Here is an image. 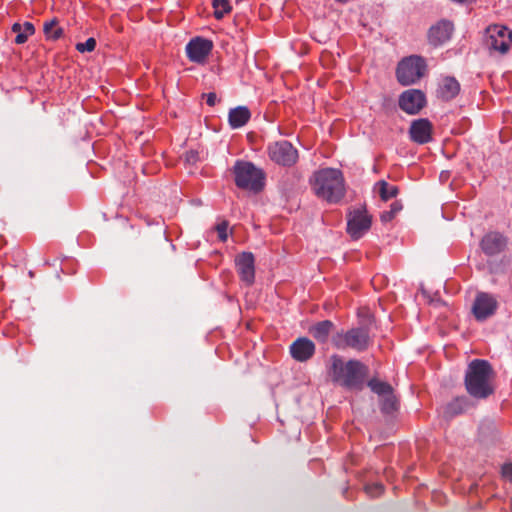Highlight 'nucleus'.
<instances>
[{
	"mask_svg": "<svg viewBox=\"0 0 512 512\" xmlns=\"http://www.w3.org/2000/svg\"><path fill=\"white\" fill-rule=\"evenodd\" d=\"M494 377V370L487 360H472L467 366L464 377L466 392L474 399H487L495 391Z\"/></svg>",
	"mask_w": 512,
	"mask_h": 512,
	"instance_id": "nucleus-1",
	"label": "nucleus"
},
{
	"mask_svg": "<svg viewBox=\"0 0 512 512\" xmlns=\"http://www.w3.org/2000/svg\"><path fill=\"white\" fill-rule=\"evenodd\" d=\"M327 372L333 382L348 389L361 390L368 367L359 360L344 362L341 356L333 354L329 358Z\"/></svg>",
	"mask_w": 512,
	"mask_h": 512,
	"instance_id": "nucleus-2",
	"label": "nucleus"
},
{
	"mask_svg": "<svg viewBox=\"0 0 512 512\" xmlns=\"http://www.w3.org/2000/svg\"><path fill=\"white\" fill-rule=\"evenodd\" d=\"M314 191L328 202L336 203L344 196L342 174L337 169H323L315 174Z\"/></svg>",
	"mask_w": 512,
	"mask_h": 512,
	"instance_id": "nucleus-3",
	"label": "nucleus"
},
{
	"mask_svg": "<svg viewBox=\"0 0 512 512\" xmlns=\"http://www.w3.org/2000/svg\"><path fill=\"white\" fill-rule=\"evenodd\" d=\"M235 183L238 187L254 192L264 186V174L261 169L247 161H237L233 167Z\"/></svg>",
	"mask_w": 512,
	"mask_h": 512,
	"instance_id": "nucleus-4",
	"label": "nucleus"
},
{
	"mask_svg": "<svg viewBox=\"0 0 512 512\" xmlns=\"http://www.w3.org/2000/svg\"><path fill=\"white\" fill-rule=\"evenodd\" d=\"M333 345L340 350L353 349L362 352L368 349L371 344L369 331L363 327L351 328L347 331L341 330L332 337Z\"/></svg>",
	"mask_w": 512,
	"mask_h": 512,
	"instance_id": "nucleus-5",
	"label": "nucleus"
},
{
	"mask_svg": "<svg viewBox=\"0 0 512 512\" xmlns=\"http://www.w3.org/2000/svg\"><path fill=\"white\" fill-rule=\"evenodd\" d=\"M424 71L423 59L418 56H410L398 64L397 79L402 85H411L424 75Z\"/></svg>",
	"mask_w": 512,
	"mask_h": 512,
	"instance_id": "nucleus-6",
	"label": "nucleus"
},
{
	"mask_svg": "<svg viewBox=\"0 0 512 512\" xmlns=\"http://www.w3.org/2000/svg\"><path fill=\"white\" fill-rule=\"evenodd\" d=\"M268 154L272 161L282 166H291L298 159L297 150L285 140L269 145Z\"/></svg>",
	"mask_w": 512,
	"mask_h": 512,
	"instance_id": "nucleus-7",
	"label": "nucleus"
},
{
	"mask_svg": "<svg viewBox=\"0 0 512 512\" xmlns=\"http://www.w3.org/2000/svg\"><path fill=\"white\" fill-rule=\"evenodd\" d=\"M488 40L487 45L502 54H505L512 41V32L500 25H492L487 28Z\"/></svg>",
	"mask_w": 512,
	"mask_h": 512,
	"instance_id": "nucleus-8",
	"label": "nucleus"
},
{
	"mask_svg": "<svg viewBox=\"0 0 512 512\" xmlns=\"http://www.w3.org/2000/svg\"><path fill=\"white\" fill-rule=\"evenodd\" d=\"M498 307L496 299L488 293H478L472 306V313L476 320L484 321L494 315Z\"/></svg>",
	"mask_w": 512,
	"mask_h": 512,
	"instance_id": "nucleus-9",
	"label": "nucleus"
},
{
	"mask_svg": "<svg viewBox=\"0 0 512 512\" xmlns=\"http://www.w3.org/2000/svg\"><path fill=\"white\" fill-rule=\"evenodd\" d=\"M507 244V237L498 231L486 233L480 241L482 251L488 256L502 253L506 249Z\"/></svg>",
	"mask_w": 512,
	"mask_h": 512,
	"instance_id": "nucleus-10",
	"label": "nucleus"
},
{
	"mask_svg": "<svg viewBox=\"0 0 512 512\" xmlns=\"http://www.w3.org/2000/svg\"><path fill=\"white\" fill-rule=\"evenodd\" d=\"M235 262L240 279L245 282L246 285H252L255 280L254 255L250 252H243L237 256Z\"/></svg>",
	"mask_w": 512,
	"mask_h": 512,
	"instance_id": "nucleus-11",
	"label": "nucleus"
},
{
	"mask_svg": "<svg viewBox=\"0 0 512 512\" xmlns=\"http://www.w3.org/2000/svg\"><path fill=\"white\" fill-rule=\"evenodd\" d=\"M213 47L210 40L201 37L192 39L186 46L188 58L196 63H202L209 55Z\"/></svg>",
	"mask_w": 512,
	"mask_h": 512,
	"instance_id": "nucleus-12",
	"label": "nucleus"
},
{
	"mask_svg": "<svg viewBox=\"0 0 512 512\" xmlns=\"http://www.w3.org/2000/svg\"><path fill=\"white\" fill-rule=\"evenodd\" d=\"M425 104V96L420 90H407L400 96L399 106L408 114L418 113Z\"/></svg>",
	"mask_w": 512,
	"mask_h": 512,
	"instance_id": "nucleus-13",
	"label": "nucleus"
},
{
	"mask_svg": "<svg viewBox=\"0 0 512 512\" xmlns=\"http://www.w3.org/2000/svg\"><path fill=\"white\" fill-rule=\"evenodd\" d=\"M315 344L306 337L297 338L290 345V354L298 362H306L315 354Z\"/></svg>",
	"mask_w": 512,
	"mask_h": 512,
	"instance_id": "nucleus-14",
	"label": "nucleus"
},
{
	"mask_svg": "<svg viewBox=\"0 0 512 512\" xmlns=\"http://www.w3.org/2000/svg\"><path fill=\"white\" fill-rule=\"evenodd\" d=\"M454 27L450 21L441 20L433 25L428 33L430 44L440 46L451 38Z\"/></svg>",
	"mask_w": 512,
	"mask_h": 512,
	"instance_id": "nucleus-15",
	"label": "nucleus"
},
{
	"mask_svg": "<svg viewBox=\"0 0 512 512\" xmlns=\"http://www.w3.org/2000/svg\"><path fill=\"white\" fill-rule=\"evenodd\" d=\"M410 137L418 144L428 143L432 139V125L427 119H418L411 123Z\"/></svg>",
	"mask_w": 512,
	"mask_h": 512,
	"instance_id": "nucleus-16",
	"label": "nucleus"
},
{
	"mask_svg": "<svg viewBox=\"0 0 512 512\" xmlns=\"http://www.w3.org/2000/svg\"><path fill=\"white\" fill-rule=\"evenodd\" d=\"M460 91V84L453 77H444L441 80L438 94L444 100H450L458 95Z\"/></svg>",
	"mask_w": 512,
	"mask_h": 512,
	"instance_id": "nucleus-17",
	"label": "nucleus"
},
{
	"mask_svg": "<svg viewBox=\"0 0 512 512\" xmlns=\"http://www.w3.org/2000/svg\"><path fill=\"white\" fill-rule=\"evenodd\" d=\"M334 327V324L330 320H323L317 322L309 328V333L319 343H325Z\"/></svg>",
	"mask_w": 512,
	"mask_h": 512,
	"instance_id": "nucleus-18",
	"label": "nucleus"
},
{
	"mask_svg": "<svg viewBox=\"0 0 512 512\" xmlns=\"http://www.w3.org/2000/svg\"><path fill=\"white\" fill-rule=\"evenodd\" d=\"M471 407V402L466 396H458L449 402L445 408V414L453 417L467 411Z\"/></svg>",
	"mask_w": 512,
	"mask_h": 512,
	"instance_id": "nucleus-19",
	"label": "nucleus"
},
{
	"mask_svg": "<svg viewBox=\"0 0 512 512\" xmlns=\"http://www.w3.org/2000/svg\"><path fill=\"white\" fill-rule=\"evenodd\" d=\"M250 119V112L246 107H237L229 112V124L232 128L242 127Z\"/></svg>",
	"mask_w": 512,
	"mask_h": 512,
	"instance_id": "nucleus-20",
	"label": "nucleus"
},
{
	"mask_svg": "<svg viewBox=\"0 0 512 512\" xmlns=\"http://www.w3.org/2000/svg\"><path fill=\"white\" fill-rule=\"evenodd\" d=\"M372 216L364 206L354 208L349 212L347 224H371Z\"/></svg>",
	"mask_w": 512,
	"mask_h": 512,
	"instance_id": "nucleus-21",
	"label": "nucleus"
},
{
	"mask_svg": "<svg viewBox=\"0 0 512 512\" xmlns=\"http://www.w3.org/2000/svg\"><path fill=\"white\" fill-rule=\"evenodd\" d=\"M43 31L46 38L51 40L59 39L63 34V29L59 26L56 18L46 21L43 25Z\"/></svg>",
	"mask_w": 512,
	"mask_h": 512,
	"instance_id": "nucleus-22",
	"label": "nucleus"
},
{
	"mask_svg": "<svg viewBox=\"0 0 512 512\" xmlns=\"http://www.w3.org/2000/svg\"><path fill=\"white\" fill-rule=\"evenodd\" d=\"M367 386L372 392L382 397L393 391V387L388 383L381 381L377 378H372L368 381Z\"/></svg>",
	"mask_w": 512,
	"mask_h": 512,
	"instance_id": "nucleus-23",
	"label": "nucleus"
},
{
	"mask_svg": "<svg viewBox=\"0 0 512 512\" xmlns=\"http://www.w3.org/2000/svg\"><path fill=\"white\" fill-rule=\"evenodd\" d=\"M380 406L381 411L385 414H391L398 409V398L393 391L381 397Z\"/></svg>",
	"mask_w": 512,
	"mask_h": 512,
	"instance_id": "nucleus-24",
	"label": "nucleus"
},
{
	"mask_svg": "<svg viewBox=\"0 0 512 512\" xmlns=\"http://www.w3.org/2000/svg\"><path fill=\"white\" fill-rule=\"evenodd\" d=\"M376 188L382 200L387 201L398 194V188L394 185L388 184L386 181L381 180L376 184Z\"/></svg>",
	"mask_w": 512,
	"mask_h": 512,
	"instance_id": "nucleus-25",
	"label": "nucleus"
},
{
	"mask_svg": "<svg viewBox=\"0 0 512 512\" xmlns=\"http://www.w3.org/2000/svg\"><path fill=\"white\" fill-rule=\"evenodd\" d=\"M402 210V204L399 202H394L391 204L390 210L384 211L381 213V221L384 223L391 222L397 220L396 216Z\"/></svg>",
	"mask_w": 512,
	"mask_h": 512,
	"instance_id": "nucleus-26",
	"label": "nucleus"
},
{
	"mask_svg": "<svg viewBox=\"0 0 512 512\" xmlns=\"http://www.w3.org/2000/svg\"><path fill=\"white\" fill-rule=\"evenodd\" d=\"M214 15L217 19H220L224 16V14L230 12L231 6L229 4V0H214Z\"/></svg>",
	"mask_w": 512,
	"mask_h": 512,
	"instance_id": "nucleus-27",
	"label": "nucleus"
},
{
	"mask_svg": "<svg viewBox=\"0 0 512 512\" xmlns=\"http://www.w3.org/2000/svg\"><path fill=\"white\" fill-rule=\"evenodd\" d=\"M370 226H346V232L353 240L363 237L369 230Z\"/></svg>",
	"mask_w": 512,
	"mask_h": 512,
	"instance_id": "nucleus-28",
	"label": "nucleus"
},
{
	"mask_svg": "<svg viewBox=\"0 0 512 512\" xmlns=\"http://www.w3.org/2000/svg\"><path fill=\"white\" fill-rule=\"evenodd\" d=\"M12 31L17 34L15 38L17 44H23L27 41L29 35L25 33L21 24H13Z\"/></svg>",
	"mask_w": 512,
	"mask_h": 512,
	"instance_id": "nucleus-29",
	"label": "nucleus"
},
{
	"mask_svg": "<svg viewBox=\"0 0 512 512\" xmlns=\"http://www.w3.org/2000/svg\"><path fill=\"white\" fill-rule=\"evenodd\" d=\"M96 40L94 38L87 39L84 43H78L76 49L79 52H91L95 49Z\"/></svg>",
	"mask_w": 512,
	"mask_h": 512,
	"instance_id": "nucleus-30",
	"label": "nucleus"
},
{
	"mask_svg": "<svg viewBox=\"0 0 512 512\" xmlns=\"http://www.w3.org/2000/svg\"><path fill=\"white\" fill-rule=\"evenodd\" d=\"M384 487L380 483H374L371 485H366L365 491L371 497H377L383 493Z\"/></svg>",
	"mask_w": 512,
	"mask_h": 512,
	"instance_id": "nucleus-31",
	"label": "nucleus"
},
{
	"mask_svg": "<svg viewBox=\"0 0 512 512\" xmlns=\"http://www.w3.org/2000/svg\"><path fill=\"white\" fill-rule=\"evenodd\" d=\"M228 228L229 226H215L214 231L217 233V236L221 241H226L228 238Z\"/></svg>",
	"mask_w": 512,
	"mask_h": 512,
	"instance_id": "nucleus-32",
	"label": "nucleus"
},
{
	"mask_svg": "<svg viewBox=\"0 0 512 512\" xmlns=\"http://www.w3.org/2000/svg\"><path fill=\"white\" fill-rule=\"evenodd\" d=\"M199 160V154L197 151H189L185 154V162L188 164H195Z\"/></svg>",
	"mask_w": 512,
	"mask_h": 512,
	"instance_id": "nucleus-33",
	"label": "nucleus"
},
{
	"mask_svg": "<svg viewBox=\"0 0 512 512\" xmlns=\"http://www.w3.org/2000/svg\"><path fill=\"white\" fill-rule=\"evenodd\" d=\"M502 474L504 477L512 480V463L506 464L502 467Z\"/></svg>",
	"mask_w": 512,
	"mask_h": 512,
	"instance_id": "nucleus-34",
	"label": "nucleus"
},
{
	"mask_svg": "<svg viewBox=\"0 0 512 512\" xmlns=\"http://www.w3.org/2000/svg\"><path fill=\"white\" fill-rule=\"evenodd\" d=\"M22 27H23V30L25 31V33L27 35H32L34 33V31H35L33 24L30 23V22H25L22 25Z\"/></svg>",
	"mask_w": 512,
	"mask_h": 512,
	"instance_id": "nucleus-35",
	"label": "nucleus"
},
{
	"mask_svg": "<svg viewBox=\"0 0 512 512\" xmlns=\"http://www.w3.org/2000/svg\"><path fill=\"white\" fill-rule=\"evenodd\" d=\"M206 98H207V104L210 106H214L217 102V96L213 92L206 94Z\"/></svg>",
	"mask_w": 512,
	"mask_h": 512,
	"instance_id": "nucleus-36",
	"label": "nucleus"
},
{
	"mask_svg": "<svg viewBox=\"0 0 512 512\" xmlns=\"http://www.w3.org/2000/svg\"><path fill=\"white\" fill-rule=\"evenodd\" d=\"M1 241L5 242V241H4V239H2V237L0 236V242H1Z\"/></svg>",
	"mask_w": 512,
	"mask_h": 512,
	"instance_id": "nucleus-37",
	"label": "nucleus"
}]
</instances>
